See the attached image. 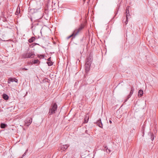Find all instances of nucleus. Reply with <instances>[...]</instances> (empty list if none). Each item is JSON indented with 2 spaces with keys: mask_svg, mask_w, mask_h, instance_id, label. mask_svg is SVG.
I'll use <instances>...</instances> for the list:
<instances>
[{
  "mask_svg": "<svg viewBox=\"0 0 158 158\" xmlns=\"http://www.w3.org/2000/svg\"><path fill=\"white\" fill-rule=\"evenodd\" d=\"M47 63L48 64V66H51L53 64V62L51 61H47Z\"/></svg>",
  "mask_w": 158,
  "mask_h": 158,
  "instance_id": "21",
  "label": "nucleus"
},
{
  "mask_svg": "<svg viewBox=\"0 0 158 158\" xmlns=\"http://www.w3.org/2000/svg\"><path fill=\"white\" fill-rule=\"evenodd\" d=\"M38 56L40 58H44V55H38Z\"/></svg>",
  "mask_w": 158,
  "mask_h": 158,
  "instance_id": "25",
  "label": "nucleus"
},
{
  "mask_svg": "<svg viewBox=\"0 0 158 158\" xmlns=\"http://www.w3.org/2000/svg\"><path fill=\"white\" fill-rule=\"evenodd\" d=\"M33 64H39L40 63V62L39 61V60L38 59L35 60H34L33 62Z\"/></svg>",
  "mask_w": 158,
  "mask_h": 158,
  "instance_id": "20",
  "label": "nucleus"
},
{
  "mask_svg": "<svg viewBox=\"0 0 158 158\" xmlns=\"http://www.w3.org/2000/svg\"><path fill=\"white\" fill-rule=\"evenodd\" d=\"M35 38L34 37H32L28 40V41L30 43H31L35 41Z\"/></svg>",
  "mask_w": 158,
  "mask_h": 158,
  "instance_id": "14",
  "label": "nucleus"
},
{
  "mask_svg": "<svg viewBox=\"0 0 158 158\" xmlns=\"http://www.w3.org/2000/svg\"><path fill=\"white\" fill-rule=\"evenodd\" d=\"M35 55L34 52H30L26 53L24 55V57L25 58H32L34 57Z\"/></svg>",
  "mask_w": 158,
  "mask_h": 158,
  "instance_id": "3",
  "label": "nucleus"
},
{
  "mask_svg": "<svg viewBox=\"0 0 158 158\" xmlns=\"http://www.w3.org/2000/svg\"><path fill=\"white\" fill-rule=\"evenodd\" d=\"M148 135L149 136V138L152 141L154 138V136L153 133L151 132H149L148 133Z\"/></svg>",
  "mask_w": 158,
  "mask_h": 158,
  "instance_id": "11",
  "label": "nucleus"
},
{
  "mask_svg": "<svg viewBox=\"0 0 158 158\" xmlns=\"http://www.w3.org/2000/svg\"><path fill=\"white\" fill-rule=\"evenodd\" d=\"M51 57H50V58H48V59H47V60L48 61H51Z\"/></svg>",
  "mask_w": 158,
  "mask_h": 158,
  "instance_id": "27",
  "label": "nucleus"
},
{
  "mask_svg": "<svg viewBox=\"0 0 158 158\" xmlns=\"http://www.w3.org/2000/svg\"><path fill=\"white\" fill-rule=\"evenodd\" d=\"M109 122L111 124L112 123V121H111V120H109Z\"/></svg>",
  "mask_w": 158,
  "mask_h": 158,
  "instance_id": "29",
  "label": "nucleus"
},
{
  "mask_svg": "<svg viewBox=\"0 0 158 158\" xmlns=\"http://www.w3.org/2000/svg\"><path fill=\"white\" fill-rule=\"evenodd\" d=\"M105 149L106 150V151L108 153H110V149H108L107 146L105 147Z\"/></svg>",
  "mask_w": 158,
  "mask_h": 158,
  "instance_id": "23",
  "label": "nucleus"
},
{
  "mask_svg": "<svg viewBox=\"0 0 158 158\" xmlns=\"http://www.w3.org/2000/svg\"><path fill=\"white\" fill-rule=\"evenodd\" d=\"M84 27V26L81 24L78 28L76 29L71 35L68 37L67 39H68L71 37H72V40H73L81 31Z\"/></svg>",
  "mask_w": 158,
  "mask_h": 158,
  "instance_id": "1",
  "label": "nucleus"
},
{
  "mask_svg": "<svg viewBox=\"0 0 158 158\" xmlns=\"http://www.w3.org/2000/svg\"><path fill=\"white\" fill-rule=\"evenodd\" d=\"M15 81L16 82H17L18 81V80L15 78H10L8 79V83H10V82H13Z\"/></svg>",
  "mask_w": 158,
  "mask_h": 158,
  "instance_id": "9",
  "label": "nucleus"
},
{
  "mask_svg": "<svg viewBox=\"0 0 158 158\" xmlns=\"http://www.w3.org/2000/svg\"><path fill=\"white\" fill-rule=\"evenodd\" d=\"M118 9L117 10V13H116V14H117V12H118Z\"/></svg>",
  "mask_w": 158,
  "mask_h": 158,
  "instance_id": "31",
  "label": "nucleus"
},
{
  "mask_svg": "<svg viewBox=\"0 0 158 158\" xmlns=\"http://www.w3.org/2000/svg\"><path fill=\"white\" fill-rule=\"evenodd\" d=\"M57 108V105L56 103L52 104L49 110L48 114L49 115H52L55 113V111Z\"/></svg>",
  "mask_w": 158,
  "mask_h": 158,
  "instance_id": "2",
  "label": "nucleus"
},
{
  "mask_svg": "<svg viewBox=\"0 0 158 158\" xmlns=\"http://www.w3.org/2000/svg\"><path fill=\"white\" fill-rule=\"evenodd\" d=\"M92 60L93 57L90 55L87 58L86 63L91 64Z\"/></svg>",
  "mask_w": 158,
  "mask_h": 158,
  "instance_id": "5",
  "label": "nucleus"
},
{
  "mask_svg": "<svg viewBox=\"0 0 158 158\" xmlns=\"http://www.w3.org/2000/svg\"><path fill=\"white\" fill-rule=\"evenodd\" d=\"M90 65V64L86 63L85 66V71L86 72H88L89 70Z\"/></svg>",
  "mask_w": 158,
  "mask_h": 158,
  "instance_id": "10",
  "label": "nucleus"
},
{
  "mask_svg": "<svg viewBox=\"0 0 158 158\" xmlns=\"http://www.w3.org/2000/svg\"><path fill=\"white\" fill-rule=\"evenodd\" d=\"M134 89L133 87H131V90L130 92V94L128 95L127 97V98L125 100V102H127V101L129 99V98H130L131 95L132 94L133 91H134Z\"/></svg>",
  "mask_w": 158,
  "mask_h": 158,
  "instance_id": "6",
  "label": "nucleus"
},
{
  "mask_svg": "<svg viewBox=\"0 0 158 158\" xmlns=\"http://www.w3.org/2000/svg\"><path fill=\"white\" fill-rule=\"evenodd\" d=\"M46 11H48V10H46Z\"/></svg>",
  "mask_w": 158,
  "mask_h": 158,
  "instance_id": "32",
  "label": "nucleus"
},
{
  "mask_svg": "<svg viewBox=\"0 0 158 158\" xmlns=\"http://www.w3.org/2000/svg\"><path fill=\"white\" fill-rule=\"evenodd\" d=\"M86 0H83L84 2H85Z\"/></svg>",
  "mask_w": 158,
  "mask_h": 158,
  "instance_id": "30",
  "label": "nucleus"
},
{
  "mask_svg": "<svg viewBox=\"0 0 158 158\" xmlns=\"http://www.w3.org/2000/svg\"><path fill=\"white\" fill-rule=\"evenodd\" d=\"M32 121V119L31 118H28L25 120V124L27 126H28L31 123Z\"/></svg>",
  "mask_w": 158,
  "mask_h": 158,
  "instance_id": "4",
  "label": "nucleus"
},
{
  "mask_svg": "<svg viewBox=\"0 0 158 158\" xmlns=\"http://www.w3.org/2000/svg\"><path fill=\"white\" fill-rule=\"evenodd\" d=\"M20 13V9H19V10L18 9V8H17L16 11L15 12V15H18V14H19Z\"/></svg>",
  "mask_w": 158,
  "mask_h": 158,
  "instance_id": "22",
  "label": "nucleus"
},
{
  "mask_svg": "<svg viewBox=\"0 0 158 158\" xmlns=\"http://www.w3.org/2000/svg\"><path fill=\"white\" fill-rule=\"evenodd\" d=\"M96 123L97 125L100 127L102 128V124L101 122V119H99L97 122Z\"/></svg>",
  "mask_w": 158,
  "mask_h": 158,
  "instance_id": "12",
  "label": "nucleus"
},
{
  "mask_svg": "<svg viewBox=\"0 0 158 158\" xmlns=\"http://www.w3.org/2000/svg\"><path fill=\"white\" fill-rule=\"evenodd\" d=\"M2 98L5 100H7L9 99V97L8 95L5 94H4L2 95Z\"/></svg>",
  "mask_w": 158,
  "mask_h": 158,
  "instance_id": "13",
  "label": "nucleus"
},
{
  "mask_svg": "<svg viewBox=\"0 0 158 158\" xmlns=\"http://www.w3.org/2000/svg\"><path fill=\"white\" fill-rule=\"evenodd\" d=\"M89 2V1L87 2V3Z\"/></svg>",
  "mask_w": 158,
  "mask_h": 158,
  "instance_id": "33",
  "label": "nucleus"
},
{
  "mask_svg": "<svg viewBox=\"0 0 158 158\" xmlns=\"http://www.w3.org/2000/svg\"><path fill=\"white\" fill-rule=\"evenodd\" d=\"M35 9H29V14H32L35 12Z\"/></svg>",
  "mask_w": 158,
  "mask_h": 158,
  "instance_id": "15",
  "label": "nucleus"
},
{
  "mask_svg": "<svg viewBox=\"0 0 158 158\" xmlns=\"http://www.w3.org/2000/svg\"><path fill=\"white\" fill-rule=\"evenodd\" d=\"M7 125L6 124L2 123L0 125V127L2 128H5L7 127Z\"/></svg>",
  "mask_w": 158,
  "mask_h": 158,
  "instance_id": "16",
  "label": "nucleus"
},
{
  "mask_svg": "<svg viewBox=\"0 0 158 158\" xmlns=\"http://www.w3.org/2000/svg\"><path fill=\"white\" fill-rule=\"evenodd\" d=\"M32 44L33 45V46H34L35 45H37V44H38L37 43H33V44Z\"/></svg>",
  "mask_w": 158,
  "mask_h": 158,
  "instance_id": "28",
  "label": "nucleus"
},
{
  "mask_svg": "<svg viewBox=\"0 0 158 158\" xmlns=\"http://www.w3.org/2000/svg\"><path fill=\"white\" fill-rule=\"evenodd\" d=\"M69 147V144L63 145L60 147L61 149L63 151H64Z\"/></svg>",
  "mask_w": 158,
  "mask_h": 158,
  "instance_id": "7",
  "label": "nucleus"
},
{
  "mask_svg": "<svg viewBox=\"0 0 158 158\" xmlns=\"http://www.w3.org/2000/svg\"><path fill=\"white\" fill-rule=\"evenodd\" d=\"M22 70H28V69L25 68H22Z\"/></svg>",
  "mask_w": 158,
  "mask_h": 158,
  "instance_id": "26",
  "label": "nucleus"
},
{
  "mask_svg": "<svg viewBox=\"0 0 158 158\" xmlns=\"http://www.w3.org/2000/svg\"><path fill=\"white\" fill-rule=\"evenodd\" d=\"M143 94V91L142 89H140L139 90L138 92L139 96L140 97L142 96Z\"/></svg>",
  "mask_w": 158,
  "mask_h": 158,
  "instance_id": "17",
  "label": "nucleus"
},
{
  "mask_svg": "<svg viewBox=\"0 0 158 158\" xmlns=\"http://www.w3.org/2000/svg\"><path fill=\"white\" fill-rule=\"evenodd\" d=\"M126 20L124 22L123 20V23L125 24L126 25L128 23V17L130 16V15L129 14V12H128L127 13H126Z\"/></svg>",
  "mask_w": 158,
  "mask_h": 158,
  "instance_id": "8",
  "label": "nucleus"
},
{
  "mask_svg": "<svg viewBox=\"0 0 158 158\" xmlns=\"http://www.w3.org/2000/svg\"><path fill=\"white\" fill-rule=\"evenodd\" d=\"M89 118V116L87 115H85L84 118V123H86L88 122Z\"/></svg>",
  "mask_w": 158,
  "mask_h": 158,
  "instance_id": "18",
  "label": "nucleus"
},
{
  "mask_svg": "<svg viewBox=\"0 0 158 158\" xmlns=\"http://www.w3.org/2000/svg\"><path fill=\"white\" fill-rule=\"evenodd\" d=\"M129 7H130V6H127V7L126 9V13H128V12H129Z\"/></svg>",
  "mask_w": 158,
  "mask_h": 158,
  "instance_id": "24",
  "label": "nucleus"
},
{
  "mask_svg": "<svg viewBox=\"0 0 158 158\" xmlns=\"http://www.w3.org/2000/svg\"><path fill=\"white\" fill-rule=\"evenodd\" d=\"M144 126H142V127L141 131L142 132V136L143 137V136L144 134Z\"/></svg>",
  "mask_w": 158,
  "mask_h": 158,
  "instance_id": "19",
  "label": "nucleus"
}]
</instances>
